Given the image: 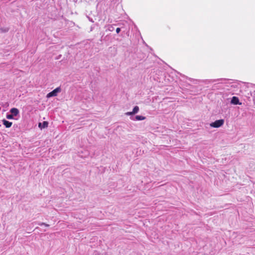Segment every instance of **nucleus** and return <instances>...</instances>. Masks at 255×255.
I'll use <instances>...</instances> for the list:
<instances>
[{
  "label": "nucleus",
  "mask_w": 255,
  "mask_h": 255,
  "mask_svg": "<svg viewBox=\"0 0 255 255\" xmlns=\"http://www.w3.org/2000/svg\"><path fill=\"white\" fill-rule=\"evenodd\" d=\"M224 123V120L223 119H220L216 120L214 122L211 123L210 125L211 127L214 128H218L223 125Z\"/></svg>",
  "instance_id": "obj_1"
},
{
  "label": "nucleus",
  "mask_w": 255,
  "mask_h": 255,
  "mask_svg": "<svg viewBox=\"0 0 255 255\" xmlns=\"http://www.w3.org/2000/svg\"><path fill=\"white\" fill-rule=\"evenodd\" d=\"M61 91V89L60 87H58L56 88H55L54 90L52 91L51 92H49L48 94H47L46 97L47 98H49L52 97H55L57 96V94L58 93H60Z\"/></svg>",
  "instance_id": "obj_2"
},
{
  "label": "nucleus",
  "mask_w": 255,
  "mask_h": 255,
  "mask_svg": "<svg viewBox=\"0 0 255 255\" xmlns=\"http://www.w3.org/2000/svg\"><path fill=\"white\" fill-rule=\"evenodd\" d=\"M89 155V152L88 150L81 149L78 151V155L81 158H86Z\"/></svg>",
  "instance_id": "obj_3"
},
{
  "label": "nucleus",
  "mask_w": 255,
  "mask_h": 255,
  "mask_svg": "<svg viewBox=\"0 0 255 255\" xmlns=\"http://www.w3.org/2000/svg\"><path fill=\"white\" fill-rule=\"evenodd\" d=\"M231 103L232 104H233V105H242V103L241 102H240L239 98L237 97H236V96H234V97H232V98L231 99Z\"/></svg>",
  "instance_id": "obj_4"
},
{
  "label": "nucleus",
  "mask_w": 255,
  "mask_h": 255,
  "mask_svg": "<svg viewBox=\"0 0 255 255\" xmlns=\"http://www.w3.org/2000/svg\"><path fill=\"white\" fill-rule=\"evenodd\" d=\"M138 111H139V108L138 106H136L133 108L132 112H127L126 113V115H127L128 116L133 115L136 114Z\"/></svg>",
  "instance_id": "obj_5"
},
{
  "label": "nucleus",
  "mask_w": 255,
  "mask_h": 255,
  "mask_svg": "<svg viewBox=\"0 0 255 255\" xmlns=\"http://www.w3.org/2000/svg\"><path fill=\"white\" fill-rule=\"evenodd\" d=\"M2 124L6 128H9L11 127V126H12V122H9L5 119H3L2 120Z\"/></svg>",
  "instance_id": "obj_6"
},
{
  "label": "nucleus",
  "mask_w": 255,
  "mask_h": 255,
  "mask_svg": "<svg viewBox=\"0 0 255 255\" xmlns=\"http://www.w3.org/2000/svg\"><path fill=\"white\" fill-rule=\"evenodd\" d=\"M10 113L13 116H16L19 114V112L17 108H13L10 110Z\"/></svg>",
  "instance_id": "obj_7"
},
{
  "label": "nucleus",
  "mask_w": 255,
  "mask_h": 255,
  "mask_svg": "<svg viewBox=\"0 0 255 255\" xmlns=\"http://www.w3.org/2000/svg\"><path fill=\"white\" fill-rule=\"evenodd\" d=\"M48 123L47 121H44L42 123H39L38 124V127L41 128H44L48 127Z\"/></svg>",
  "instance_id": "obj_8"
},
{
  "label": "nucleus",
  "mask_w": 255,
  "mask_h": 255,
  "mask_svg": "<svg viewBox=\"0 0 255 255\" xmlns=\"http://www.w3.org/2000/svg\"><path fill=\"white\" fill-rule=\"evenodd\" d=\"M145 117L139 115L136 116L134 118H130V119L133 121H142L145 120Z\"/></svg>",
  "instance_id": "obj_9"
},
{
  "label": "nucleus",
  "mask_w": 255,
  "mask_h": 255,
  "mask_svg": "<svg viewBox=\"0 0 255 255\" xmlns=\"http://www.w3.org/2000/svg\"><path fill=\"white\" fill-rule=\"evenodd\" d=\"M13 117L12 115H11V114H6V118L7 119H13Z\"/></svg>",
  "instance_id": "obj_10"
},
{
  "label": "nucleus",
  "mask_w": 255,
  "mask_h": 255,
  "mask_svg": "<svg viewBox=\"0 0 255 255\" xmlns=\"http://www.w3.org/2000/svg\"><path fill=\"white\" fill-rule=\"evenodd\" d=\"M222 79H214V80H209L208 83H213L217 81H219L220 80H221Z\"/></svg>",
  "instance_id": "obj_11"
},
{
  "label": "nucleus",
  "mask_w": 255,
  "mask_h": 255,
  "mask_svg": "<svg viewBox=\"0 0 255 255\" xmlns=\"http://www.w3.org/2000/svg\"><path fill=\"white\" fill-rule=\"evenodd\" d=\"M114 29V27L113 25H110L108 27V30L110 31H112Z\"/></svg>",
  "instance_id": "obj_12"
},
{
  "label": "nucleus",
  "mask_w": 255,
  "mask_h": 255,
  "mask_svg": "<svg viewBox=\"0 0 255 255\" xmlns=\"http://www.w3.org/2000/svg\"><path fill=\"white\" fill-rule=\"evenodd\" d=\"M0 30H1L2 32H6V31H8V29H7V28H4H4H1V29H0Z\"/></svg>",
  "instance_id": "obj_13"
},
{
  "label": "nucleus",
  "mask_w": 255,
  "mask_h": 255,
  "mask_svg": "<svg viewBox=\"0 0 255 255\" xmlns=\"http://www.w3.org/2000/svg\"><path fill=\"white\" fill-rule=\"evenodd\" d=\"M121 31V28H119V27H118L117 29H116V32L117 33H119Z\"/></svg>",
  "instance_id": "obj_14"
},
{
  "label": "nucleus",
  "mask_w": 255,
  "mask_h": 255,
  "mask_svg": "<svg viewBox=\"0 0 255 255\" xmlns=\"http://www.w3.org/2000/svg\"><path fill=\"white\" fill-rule=\"evenodd\" d=\"M39 225H44L45 226H46V227L49 226L48 225H47V224H46L45 223H42L41 224H39Z\"/></svg>",
  "instance_id": "obj_15"
},
{
  "label": "nucleus",
  "mask_w": 255,
  "mask_h": 255,
  "mask_svg": "<svg viewBox=\"0 0 255 255\" xmlns=\"http://www.w3.org/2000/svg\"><path fill=\"white\" fill-rule=\"evenodd\" d=\"M90 20L91 21L93 22V21H92V20L91 19H90Z\"/></svg>",
  "instance_id": "obj_16"
},
{
  "label": "nucleus",
  "mask_w": 255,
  "mask_h": 255,
  "mask_svg": "<svg viewBox=\"0 0 255 255\" xmlns=\"http://www.w3.org/2000/svg\"><path fill=\"white\" fill-rule=\"evenodd\" d=\"M90 20L91 21L93 22V21H92V20L91 19H90Z\"/></svg>",
  "instance_id": "obj_17"
},
{
  "label": "nucleus",
  "mask_w": 255,
  "mask_h": 255,
  "mask_svg": "<svg viewBox=\"0 0 255 255\" xmlns=\"http://www.w3.org/2000/svg\"><path fill=\"white\" fill-rule=\"evenodd\" d=\"M90 20L91 21L93 22V21H92V20L91 19H90Z\"/></svg>",
  "instance_id": "obj_18"
}]
</instances>
